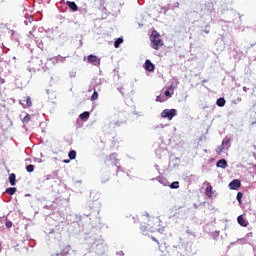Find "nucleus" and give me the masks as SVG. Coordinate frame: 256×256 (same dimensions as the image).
I'll list each match as a JSON object with an SVG mask.
<instances>
[{
    "mask_svg": "<svg viewBox=\"0 0 256 256\" xmlns=\"http://www.w3.org/2000/svg\"><path fill=\"white\" fill-rule=\"evenodd\" d=\"M150 41L152 43V49H155V51H159L163 47V40H161V35L157 31L152 32Z\"/></svg>",
    "mask_w": 256,
    "mask_h": 256,
    "instance_id": "nucleus-1",
    "label": "nucleus"
},
{
    "mask_svg": "<svg viewBox=\"0 0 256 256\" xmlns=\"http://www.w3.org/2000/svg\"><path fill=\"white\" fill-rule=\"evenodd\" d=\"M176 115H177L176 109H164L161 112L162 119H168L169 121H172L173 117H175Z\"/></svg>",
    "mask_w": 256,
    "mask_h": 256,
    "instance_id": "nucleus-2",
    "label": "nucleus"
},
{
    "mask_svg": "<svg viewBox=\"0 0 256 256\" xmlns=\"http://www.w3.org/2000/svg\"><path fill=\"white\" fill-rule=\"evenodd\" d=\"M56 256H75L73 250L71 249V245L65 246L60 254H56Z\"/></svg>",
    "mask_w": 256,
    "mask_h": 256,
    "instance_id": "nucleus-3",
    "label": "nucleus"
},
{
    "mask_svg": "<svg viewBox=\"0 0 256 256\" xmlns=\"http://www.w3.org/2000/svg\"><path fill=\"white\" fill-rule=\"evenodd\" d=\"M239 187H241V181L238 179H235L229 183V188L232 189L233 191H237Z\"/></svg>",
    "mask_w": 256,
    "mask_h": 256,
    "instance_id": "nucleus-4",
    "label": "nucleus"
},
{
    "mask_svg": "<svg viewBox=\"0 0 256 256\" xmlns=\"http://www.w3.org/2000/svg\"><path fill=\"white\" fill-rule=\"evenodd\" d=\"M205 195H207V197H209V199H213V197L215 195V191H213V186H211L209 183L206 187Z\"/></svg>",
    "mask_w": 256,
    "mask_h": 256,
    "instance_id": "nucleus-5",
    "label": "nucleus"
},
{
    "mask_svg": "<svg viewBox=\"0 0 256 256\" xmlns=\"http://www.w3.org/2000/svg\"><path fill=\"white\" fill-rule=\"evenodd\" d=\"M145 70L149 71L150 73H153V71H155V65L151 63V60L145 61Z\"/></svg>",
    "mask_w": 256,
    "mask_h": 256,
    "instance_id": "nucleus-6",
    "label": "nucleus"
},
{
    "mask_svg": "<svg viewBox=\"0 0 256 256\" xmlns=\"http://www.w3.org/2000/svg\"><path fill=\"white\" fill-rule=\"evenodd\" d=\"M24 101L26 102V105L20 101V105H22L23 109H27V107H32L33 102L31 101V97H26Z\"/></svg>",
    "mask_w": 256,
    "mask_h": 256,
    "instance_id": "nucleus-7",
    "label": "nucleus"
},
{
    "mask_svg": "<svg viewBox=\"0 0 256 256\" xmlns=\"http://www.w3.org/2000/svg\"><path fill=\"white\" fill-rule=\"evenodd\" d=\"M216 166L220 167V169H226L227 168V160H225V159L218 160V162L216 163Z\"/></svg>",
    "mask_w": 256,
    "mask_h": 256,
    "instance_id": "nucleus-8",
    "label": "nucleus"
},
{
    "mask_svg": "<svg viewBox=\"0 0 256 256\" xmlns=\"http://www.w3.org/2000/svg\"><path fill=\"white\" fill-rule=\"evenodd\" d=\"M237 221L241 227H247V225H249L245 218H243V215L238 216Z\"/></svg>",
    "mask_w": 256,
    "mask_h": 256,
    "instance_id": "nucleus-9",
    "label": "nucleus"
},
{
    "mask_svg": "<svg viewBox=\"0 0 256 256\" xmlns=\"http://www.w3.org/2000/svg\"><path fill=\"white\" fill-rule=\"evenodd\" d=\"M66 5L69 6V8L72 10V11H79V7L77 6V4L75 2H71V1H67L66 2Z\"/></svg>",
    "mask_w": 256,
    "mask_h": 256,
    "instance_id": "nucleus-10",
    "label": "nucleus"
},
{
    "mask_svg": "<svg viewBox=\"0 0 256 256\" xmlns=\"http://www.w3.org/2000/svg\"><path fill=\"white\" fill-rule=\"evenodd\" d=\"M16 175L15 173H12L9 175V183L10 185L14 186L16 184Z\"/></svg>",
    "mask_w": 256,
    "mask_h": 256,
    "instance_id": "nucleus-11",
    "label": "nucleus"
},
{
    "mask_svg": "<svg viewBox=\"0 0 256 256\" xmlns=\"http://www.w3.org/2000/svg\"><path fill=\"white\" fill-rule=\"evenodd\" d=\"M225 103H226L225 98H219V99L216 101V105H217L218 107H225Z\"/></svg>",
    "mask_w": 256,
    "mask_h": 256,
    "instance_id": "nucleus-12",
    "label": "nucleus"
},
{
    "mask_svg": "<svg viewBox=\"0 0 256 256\" xmlns=\"http://www.w3.org/2000/svg\"><path fill=\"white\" fill-rule=\"evenodd\" d=\"M68 157H69L70 160L76 159V158H77V151L71 150V151L68 153Z\"/></svg>",
    "mask_w": 256,
    "mask_h": 256,
    "instance_id": "nucleus-13",
    "label": "nucleus"
},
{
    "mask_svg": "<svg viewBox=\"0 0 256 256\" xmlns=\"http://www.w3.org/2000/svg\"><path fill=\"white\" fill-rule=\"evenodd\" d=\"M6 193H8V195H15V193H17V188L15 187L7 188Z\"/></svg>",
    "mask_w": 256,
    "mask_h": 256,
    "instance_id": "nucleus-14",
    "label": "nucleus"
},
{
    "mask_svg": "<svg viewBox=\"0 0 256 256\" xmlns=\"http://www.w3.org/2000/svg\"><path fill=\"white\" fill-rule=\"evenodd\" d=\"M121 43H123V38L116 39L115 42H114L115 49H119Z\"/></svg>",
    "mask_w": 256,
    "mask_h": 256,
    "instance_id": "nucleus-15",
    "label": "nucleus"
},
{
    "mask_svg": "<svg viewBox=\"0 0 256 256\" xmlns=\"http://www.w3.org/2000/svg\"><path fill=\"white\" fill-rule=\"evenodd\" d=\"M221 145H223V147H229L231 145V139L224 138Z\"/></svg>",
    "mask_w": 256,
    "mask_h": 256,
    "instance_id": "nucleus-16",
    "label": "nucleus"
},
{
    "mask_svg": "<svg viewBox=\"0 0 256 256\" xmlns=\"http://www.w3.org/2000/svg\"><path fill=\"white\" fill-rule=\"evenodd\" d=\"M88 62H89V63H97V56H95V55H89V56H88Z\"/></svg>",
    "mask_w": 256,
    "mask_h": 256,
    "instance_id": "nucleus-17",
    "label": "nucleus"
},
{
    "mask_svg": "<svg viewBox=\"0 0 256 256\" xmlns=\"http://www.w3.org/2000/svg\"><path fill=\"white\" fill-rule=\"evenodd\" d=\"M26 171L28 173H33V171H35V166H33V164H29L26 166Z\"/></svg>",
    "mask_w": 256,
    "mask_h": 256,
    "instance_id": "nucleus-18",
    "label": "nucleus"
},
{
    "mask_svg": "<svg viewBox=\"0 0 256 256\" xmlns=\"http://www.w3.org/2000/svg\"><path fill=\"white\" fill-rule=\"evenodd\" d=\"M225 149V147L221 144V145H219V146H217V148H216V153L218 154V155H221V153H223V150Z\"/></svg>",
    "mask_w": 256,
    "mask_h": 256,
    "instance_id": "nucleus-19",
    "label": "nucleus"
},
{
    "mask_svg": "<svg viewBox=\"0 0 256 256\" xmlns=\"http://www.w3.org/2000/svg\"><path fill=\"white\" fill-rule=\"evenodd\" d=\"M99 99V93L97 91H94L91 96V101H97Z\"/></svg>",
    "mask_w": 256,
    "mask_h": 256,
    "instance_id": "nucleus-20",
    "label": "nucleus"
},
{
    "mask_svg": "<svg viewBox=\"0 0 256 256\" xmlns=\"http://www.w3.org/2000/svg\"><path fill=\"white\" fill-rule=\"evenodd\" d=\"M89 112L86 111V112H83L82 114H80L79 118L83 120L87 119L89 117Z\"/></svg>",
    "mask_w": 256,
    "mask_h": 256,
    "instance_id": "nucleus-21",
    "label": "nucleus"
},
{
    "mask_svg": "<svg viewBox=\"0 0 256 256\" xmlns=\"http://www.w3.org/2000/svg\"><path fill=\"white\" fill-rule=\"evenodd\" d=\"M170 189H179V181L172 182L170 184Z\"/></svg>",
    "mask_w": 256,
    "mask_h": 256,
    "instance_id": "nucleus-22",
    "label": "nucleus"
},
{
    "mask_svg": "<svg viewBox=\"0 0 256 256\" xmlns=\"http://www.w3.org/2000/svg\"><path fill=\"white\" fill-rule=\"evenodd\" d=\"M22 121L23 123H29L31 121V115L27 114Z\"/></svg>",
    "mask_w": 256,
    "mask_h": 256,
    "instance_id": "nucleus-23",
    "label": "nucleus"
},
{
    "mask_svg": "<svg viewBox=\"0 0 256 256\" xmlns=\"http://www.w3.org/2000/svg\"><path fill=\"white\" fill-rule=\"evenodd\" d=\"M236 199H237L238 203L241 204V203H242V202H241V199H243V193L238 192V193H237V196H236Z\"/></svg>",
    "mask_w": 256,
    "mask_h": 256,
    "instance_id": "nucleus-24",
    "label": "nucleus"
},
{
    "mask_svg": "<svg viewBox=\"0 0 256 256\" xmlns=\"http://www.w3.org/2000/svg\"><path fill=\"white\" fill-rule=\"evenodd\" d=\"M6 227H7L8 229H11V227H13V222H12V221H7V222H6Z\"/></svg>",
    "mask_w": 256,
    "mask_h": 256,
    "instance_id": "nucleus-25",
    "label": "nucleus"
},
{
    "mask_svg": "<svg viewBox=\"0 0 256 256\" xmlns=\"http://www.w3.org/2000/svg\"><path fill=\"white\" fill-rule=\"evenodd\" d=\"M156 101H158L159 103H163V101L165 100L163 99V97L157 96Z\"/></svg>",
    "mask_w": 256,
    "mask_h": 256,
    "instance_id": "nucleus-26",
    "label": "nucleus"
},
{
    "mask_svg": "<svg viewBox=\"0 0 256 256\" xmlns=\"http://www.w3.org/2000/svg\"><path fill=\"white\" fill-rule=\"evenodd\" d=\"M152 241L157 243V245H160L159 240H157L154 236H151Z\"/></svg>",
    "mask_w": 256,
    "mask_h": 256,
    "instance_id": "nucleus-27",
    "label": "nucleus"
},
{
    "mask_svg": "<svg viewBox=\"0 0 256 256\" xmlns=\"http://www.w3.org/2000/svg\"><path fill=\"white\" fill-rule=\"evenodd\" d=\"M164 94L166 97H171V92L169 90H166Z\"/></svg>",
    "mask_w": 256,
    "mask_h": 256,
    "instance_id": "nucleus-28",
    "label": "nucleus"
},
{
    "mask_svg": "<svg viewBox=\"0 0 256 256\" xmlns=\"http://www.w3.org/2000/svg\"><path fill=\"white\" fill-rule=\"evenodd\" d=\"M173 89H175V85L171 84V85L169 86V90H170V91H173Z\"/></svg>",
    "mask_w": 256,
    "mask_h": 256,
    "instance_id": "nucleus-29",
    "label": "nucleus"
},
{
    "mask_svg": "<svg viewBox=\"0 0 256 256\" xmlns=\"http://www.w3.org/2000/svg\"><path fill=\"white\" fill-rule=\"evenodd\" d=\"M140 229L141 231H147V226H141Z\"/></svg>",
    "mask_w": 256,
    "mask_h": 256,
    "instance_id": "nucleus-30",
    "label": "nucleus"
},
{
    "mask_svg": "<svg viewBox=\"0 0 256 256\" xmlns=\"http://www.w3.org/2000/svg\"><path fill=\"white\" fill-rule=\"evenodd\" d=\"M243 91H244L245 93H247L248 88L244 86V87H243Z\"/></svg>",
    "mask_w": 256,
    "mask_h": 256,
    "instance_id": "nucleus-31",
    "label": "nucleus"
},
{
    "mask_svg": "<svg viewBox=\"0 0 256 256\" xmlns=\"http://www.w3.org/2000/svg\"><path fill=\"white\" fill-rule=\"evenodd\" d=\"M63 163H71V160H63Z\"/></svg>",
    "mask_w": 256,
    "mask_h": 256,
    "instance_id": "nucleus-32",
    "label": "nucleus"
},
{
    "mask_svg": "<svg viewBox=\"0 0 256 256\" xmlns=\"http://www.w3.org/2000/svg\"><path fill=\"white\" fill-rule=\"evenodd\" d=\"M204 33H206V34L208 35V33H209V30H204Z\"/></svg>",
    "mask_w": 256,
    "mask_h": 256,
    "instance_id": "nucleus-33",
    "label": "nucleus"
}]
</instances>
